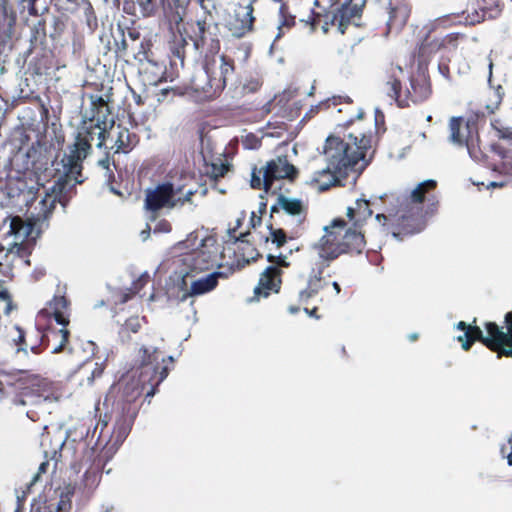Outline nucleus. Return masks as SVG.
I'll list each match as a JSON object with an SVG mask.
<instances>
[{
	"label": "nucleus",
	"instance_id": "obj_39",
	"mask_svg": "<svg viewBox=\"0 0 512 512\" xmlns=\"http://www.w3.org/2000/svg\"><path fill=\"white\" fill-rule=\"evenodd\" d=\"M305 311H306L309 315H314V312H315V310L308 311L307 309H305Z\"/></svg>",
	"mask_w": 512,
	"mask_h": 512
},
{
	"label": "nucleus",
	"instance_id": "obj_10",
	"mask_svg": "<svg viewBox=\"0 0 512 512\" xmlns=\"http://www.w3.org/2000/svg\"><path fill=\"white\" fill-rule=\"evenodd\" d=\"M53 305V317L57 324L61 326V328L56 333V336L59 338V343L52 350L53 353H59L63 350L69 338V330L67 329V325L69 324V314L67 312V301L64 297H57L52 302Z\"/></svg>",
	"mask_w": 512,
	"mask_h": 512
},
{
	"label": "nucleus",
	"instance_id": "obj_38",
	"mask_svg": "<svg viewBox=\"0 0 512 512\" xmlns=\"http://www.w3.org/2000/svg\"><path fill=\"white\" fill-rule=\"evenodd\" d=\"M497 185H498V184H497L496 182H491V183L489 184V187H496Z\"/></svg>",
	"mask_w": 512,
	"mask_h": 512
},
{
	"label": "nucleus",
	"instance_id": "obj_23",
	"mask_svg": "<svg viewBox=\"0 0 512 512\" xmlns=\"http://www.w3.org/2000/svg\"><path fill=\"white\" fill-rule=\"evenodd\" d=\"M0 302L3 304V313L6 315L9 314L12 309L11 300L9 298L8 292L1 285H0Z\"/></svg>",
	"mask_w": 512,
	"mask_h": 512
},
{
	"label": "nucleus",
	"instance_id": "obj_15",
	"mask_svg": "<svg viewBox=\"0 0 512 512\" xmlns=\"http://www.w3.org/2000/svg\"><path fill=\"white\" fill-rule=\"evenodd\" d=\"M344 176L340 175V172L329 169L328 165H326L325 168L315 172L309 182L315 189L322 191L334 185L339 177Z\"/></svg>",
	"mask_w": 512,
	"mask_h": 512
},
{
	"label": "nucleus",
	"instance_id": "obj_13",
	"mask_svg": "<svg viewBox=\"0 0 512 512\" xmlns=\"http://www.w3.org/2000/svg\"><path fill=\"white\" fill-rule=\"evenodd\" d=\"M492 128L495 131L497 137L503 140V143L499 145L500 149L503 150V169L506 173L512 174V130L511 128L504 126L500 120L492 122Z\"/></svg>",
	"mask_w": 512,
	"mask_h": 512
},
{
	"label": "nucleus",
	"instance_id": "obj_29",
	"mask_svg": "<svg viewBox=\"0 0 512 512\" xmlns=\"http://www.w3.org/2000/svg\"><path fill=\"white\" fill-rule=\"evenodd\" d=\"M125 326L132 332H137L141 326L138 318H130L126 321Z\"/></svg>",
	"mask_w": 512,
	"mask_h": 512
},
{
	"label": "nucleus",
	"instance_id": "obj_9",
	"mask_svg": "<svg viewBox=\"0 0 512 512\" xmlns=\"http://www.w3.org/2000/svg\"><path fill=\"white\" fill-rule=\"evenodd\" d=\"M267 258L272 265L268 266L260 274L258 285L254 288V297L256 300H259L261 297L266 298L272 292L277 293L279 291L281 284L280 267L289 266V262L285 255L280 254L278 256H274L269 254Z\"/></svg>",
	"mask_w": 512,
	"mask_h": 512
},
{
	"label": "nucleus",
	"instance_id": "obj_3",
	"mask_svg": "<svg viewBox=\"0 0 512 512\" xmlns=\"http://www.w3.org/2000/svg\"><path fill=\"white\" fill-rule=\"evenodd\" d=\"M370 140L364 135L349 134L347 137L329 135L320 150L329 169L347 175L355 165L364 160Z\"/></svg>",
	"mask_w": 512,
	"mask_h": 512
},
{
	"label": "nucleus",
	"instance_id": "obj_11",
	"mask_svg": "<svg viewBox=\"0 0 512 512\" xmlns=\"http://www.w3.org/2000/svg\"><path fill=\"white\" fill-rule=\"evenodd\" d=\"M449 141L456 146H467L474 132V121L462 116L451 117L448 123Z\"/></svg>",
	"mask_w": 512,
	"mask_h": 512
},
{
	"label": "nucleus",
	"instance_id": "obj_35",
	"mask_svg": "<svg viewBox=\"0 0 512 512\" xmlns=\"http://www.w3.org/2000/svg\"><path fill=\"white\" fill-rule=\"evenodd\" d=\"M333 287H334L336 293L340 292V287H339V284L337 282H333Z\"/></svg>",
	"mask_w": 512,
	"mask_h": 512
},
{
	"label": "nucleus",
	"instance_id": "obj_30",
	"mask_svg": "<svg viewBox=\"0 0 512 512\" xmlns=\"http://www.w3.org/2000/svg\"><path fill=\"white\" fill-rule=\"evenodd\" d=\"M157 230L162 232H169L171 230V226L169 223H160L157 227Z\"/></svg>",
	"mask_w": 512,
	"mask_h": 512
},
{
	"label": "nucleus",
	"instance_id": "obj_31",
	"mask_svg": "<svg viewBox=\"0 0 512 512\" xmlns=\"http://www.w3.org/2000/svg\"><path fill=\"white\" fill-rule=\"evenodd\" d=\"M98 164L105 170L109 169V160L108 159H102L98 162Z\"/></svg>",
	"mask_w": 512,
	"mask_h": 512
},
{
	"label": "nucleus",
	"instance_id": "obj_28",
	"mask_svg": "<svg viewBox=\"0 0 512 512\" xmlns=\"http://www.w3.org/2000/svg\"><path fill=\"white\" fill-rule=\"evenodd\" d=\"M228 171V165L224 163L213 164L212 165V173L216 177L223 176Z\"/></svg>",
	"mask_w": 512,
	"mask_h": 512
},
{
	"label": "nucleus",
	"instance_id": "obj_25",
	"mask_svg": "<svg viewBox=\"0 0 512 512\" xmlns=\"http://www.w3.org/2000/svg\"><path fill=\"white\" fill-rule=\"evenodd\" d=\"M221 74L223 76L222 84L223 86L226 84V79L229 75L233 72V66L232 64L226 62L225 58L221 57V66H220Z\"/></svg>",
	"mask_w": 512,
	"mask_h": 512
},
{
	"label": "nucleus",
	"instance_id": "obj_16",
	"mask_svg": "<svg viewBox=\"0 0 512 512\" xmlns=\"http://www.w3.org/2000/svg\"><path fill=\"white\" fill-rule=\"evenodd\" d=\"M371 214L369 202L364 198L357 199L354 206L348 207L346 211L347 217L353 222L354 226L361 225Z\"/></svg>",
	"mask_w": 512,
	"mask_h": 512
},
{
	"label": "nucleus",
	"instance_id": "obj_32",
	"mask_svg": "<svg viewBox=\"0 0 512 512\" xmlns=\"http://www.w3.org/2000/svg\"><path fill=\"white\" fill-rule=\"evenodd\" d=\"M376 220H377L380 224L384 225V224H385V222H386V216H385V215H383V214H377V215H376Z\"/></svg>",
	"mask_w": 512,
	"mask_h": 512
},
{
	"label": "nucleus",
	"instance_id": "obj_6",
	"mask_svg": "<svg viewBox=\"0 0 512 512\" xmlns=\"http://www.w3.org/2000/svg\"><path fill=\"white\" fill-rule=\"evenodd\" d=\"M192 195V190L183 191L181 186L176 187L170 182L161 183L146 190L144 208L152 213L151 219H155L159 210L182 207L191 201Z\"/></svg>",
	"mask_w": 512,
	"mask_h": 512
},
{
	"label": "nucleus",
	"instance_id": "obj_41",
	"mask_svg": "<svg viewBox=\"0 0 512 512\" xmlns=\"http://www.w3.org/2000/svg\"><path fill=\"white\" fill-rule=\"evenodd\" d=\"M0 311L3 312V304L0 302Z\"/></svg>",
	"mask_w": 512,
	"mask_h": 512
},
{
	"label": "nucleus",
	"instance_id": "obj_20",
	"mask_svg": "<svg viewBox=\"0 0 512 512\" xmlns=\"http://www.w3.org/2000/svg\"><path fill=\"white\" fill-rule=\"evenodd\" d=\"M436 185V182L432 179H427L419 183L411 192V199L414 202H422L424 199V195L427 191L433 189Z\"/></svg>",
	"mask_w": 512,
	"mask_h": 512
},
{
	"label": "nucleus",
	"instance_id": "obj_2",
	"mask_svg": "<svg viewBox=\"0 0 512 512\" xmlns=\"http://www.w3.org/2000/svg\"><path fill=\"white\" fill-rule=\"evenodd\" d=\"M364 244L360 232L346 228L343 220L334 219L323 228L322 237L311 246L310 257L324 267L345 252H360Z\"/></svg>",
	"mask_w": 512,
	"mask_h": 512
},
{
	"label": "nucleus",
	"instance_id": "obj_14",
	"mask_svg": "<svg viewBox=\"0 0 512 512\" xmlns=\"http://www.w3.org/2000/svg\"><path fill=\"white\" fill-rule=\"evenodd\" d=\"M24 341V333L17 326H0V354L6 355L11 350L15 349L16 352L24 351L26 349L20 347L19 344Z\"/></svg>",
	"mask_w": 512,
	"mask_h": 512
},
{
	"label": "nucleus",
	"instance_id": "obj_4",
	"mask_svg": "<svg viewBox=\"0 0 512 512\" xmlns=\"http://www.w3.org/2000/svg\"><path fill=\"white\" fill-rule=\"evenodd\" d=\"M505 324L506 332L497 324L487 322L485 324L486 334L484 335L478 326L460 321L455 327L463 330L464 333L459 335L457 340L461 342L464 350H468L475 341H481L491 350L496 351L498 356L512 357V312L506 314Z\"/></svg>",
	"mask_w": 512,
	"mask_h": 512
},
{
	"label": "nucleus",
	"instance_id": "obj_33",
	"mask_svg": "<svg viewBox=\"0 0 512 512\" xmlns=\"http://www.w3.org/2000/svg\"><path fill=\"white\" fill-rule=\"evenodd\" d=\"M149 235H150V231L149 230L142 231V233H141V236H142L143 240H146L149 237Z\"/></svg>",
	"mask_w": 512,
	"mask_h": 512
},
{
	"label": "nucleus",
	"instance_id": "obj_34",
	"mask_svg": "<svg viewBox=\"0 0 512 512\" xmlns=\"http://www.w3.org/2000/svg\"><path fill=\"white\" fill-rule=\"evenodd\" d=\"M507 463L512 466V451L507 455Z\"/></svg>",
	"mask_w": 512,
	"mask_h": 512
},
{
	"label": "nucleus",
	"instance_id": "obj_40",
	"mask_svg": "<svg viewBox=\"0 0 512 512\" xmlns=\"http://www.w3.org/2000/svg\"><path fill=\"white\" fill-rule=\"evenodd\" d=\"M289 311H290L291 313H295V312H296V309H294V308H292V307H291V308L289 309Z\"/></svg>",
	"mask_w": 512,
	"mask_h": 512
},
{
	"label": "nucleus",
	"instance_id": "obj_26",
	"mask_svg": "<svg viewBox=\"0 0 512 512\" xmlns=\"http://www.w3.org/2000/svg\"><path fill=\"white\" fill-rule=\"evenodd\" d=\"M270 238L278 247L282 246L286 242V236L282 230L271 231Z\"/></svg>",
	"mask_w": 512,
	"mask_h": 512
},
{
	"label": "nucleus",
	"instance_id": "obj_1",
	"mask_svg": "<svg viewBox=\"0 0 512 512\" xmlns=\"http://www.w3.org/2000/svg\"><path fill=\"white\" fill-rule=\"evenodd\" d=\"M108 107L104 103L93 105L90 112H86L82 118L75 142L69 147L68 153L62 158L65 181L80 183L78 176L81 173V162L91 150V142L97 137L96 146L102 148L106 141V132L110 128L109 139L112 142L111 149L115 153L127 152L130 146V133L126 128L113 127V121L107 120Z\"/></svg>",
	"mask_w": 512,
	"mask_h": 512
},
{
	"label": "nucleus",
	"instance_id": "obj_17",
	"mask_svg": "<svg viewBox=\"0 0 512 512\" xmlns=\"http://www.w3.org/2000/svg\"><path fill=\"white\" fill-rule=\"evenodd\" d=\"M95 346L92 342L76 344L70 348L72 362L75 368L79 369L89 362L94 356Z\"/></svg>",
	"mask_w": 512,
	"mask_h": 512
},
{
	"label": "nucleus",
	"instance_id": "obj_18",
	"mask_svg": "<svg viewBox=\"0 0 512 512\" xmlns=\"http://www.w3.org/2000/svg\"><path fill=\"white\" fill-rule=\"evenodd\" d=\"M220 273L213 272L205 277L193 281L190 285V296H198L213 290L218 282Z\"/></svg>",
	"mask_w": 512,
	"mask_h": 512
},
{
	"label": "nucleus",
	"instance_id": "obj_27",
	"mask_svg": "<svg viewBox=\"0 0 512 512\" xmlns=\"http://www.w3.org/2000/svg\"><path fill=\"white\" fill-rule=\"evenodd\" d=\"M154 0H139V5L141 7V11L143 15H150L154 10L153 6Z\"/></svg>",
	"mask_w": 512,
	"mask_h": 512
},
{
	"label": "nucleus",
	"instance_id": "obj_19",
	"mask_svg": "<svg viewBox=\"0 0 512 512\" xmlns=\"http://www.w3.org/2000/svg\"><path fill=\"white\" fill-rule=\"evenodd\" d=\"M322 287L323 280L319 272L318 275H315L309 279L307 288L299 293L300 300L302 302H306L308 299L316 295Z\"/></svg>",
	"mask_w": 512,
	"mask_h": 512
},
{
	"label": "nucleus",
	"instance_id": "obj_12",
	"mask_svg": "<svg viewBox=\"0 0 512 512\" xmlns=\"http://www.w3.org/2000/svg\"><path fill=\"white\" fill-rule=\"evenodd\" d=\"M251 4L240 6L228 21V29L234 37H242L253 27L254 17Z\"/></svg>",
	"mask_w": 512,
	"mask_h": 512
},
{
	"label": "nucleus",
	"instance_id": "obj_7",
	"mask_svg": "<svg viewBox=\"0 0 512 512\" xmlns=\"http://www.w3.org/2000/svg\"><path fill=\"white\" fill-rule=\"evenodd\" d=\"M8 220L9 231L7 235L12 238V242L7 248V256L24 258L30 252L34 242L32 237L34 224L18 216L10 217Z\"/></svg>",
	"mask_w": 512,
	"mask_h": 512
},
{
	"label": "nucleus",
	"instance_id": "obj_37",
	"mask_svg": "<svg viewBox=\"0 0 512 512\" xmlns=\"http://www.w3.org/2000/svg\"><path fill=\"white\" fill-rule=\"evenodd\" d=\"M409 338H410L411 340H415V339L417 338V334H411V335L409 336Z\"/></svg>",
	"mask_w": 512,
	"mask_h": 512
},
{
	"label": "nucleus",
	"instance_id": "obj_8",
	"mask_svg": "<svg viewBox=\"0 0 512 512\" xmlns=\"http://www.w3.org/2000/svg\"><path fill=\"white\" fill-rule=\"evenodd\" d=\"M296 170L286 158L278 157L273 159L260 168L258 172L253 171L251 186L253 188L263 187L265 191H269L276 180L292 178Z\"/></svg>",
	"mask_w": 512,
	"mask_h": 512
},
{
	"label": "nucleus",
	"instance_id": "obj_22",
	"mask_svg": "<svg viewBox=\"0 0 512 512\" xmlns=\"http://www.w3.org/2000/svg\"><path fill=\"white\" fill-rule=\"evenodd\" d=\"M399 90L400 82L396 79H391L387 81V83L384 86V91L387 93L391 100L397 99Z\"/></svg>",
	"mask_w": 512,
	"mask_h": 512
},
{
	"label": "nucleus",
	"instance_id": "obj_36",
	"mask_svg": "<svg viewBox=\"0 0 512 512\" xmlns=\"http://www.w3.org/2000/svg\"><path fill=\"white\" fill-rule=\"evenodd\" d=\"M46 465H47L46 463H42V464L40 465V467H39V470H40V471H44V470H45Z\"/></svg>",
	"mask_w": 512,
	"mask_h": 512
},
{
	"label": "nucleus",
	"instance_id": "obj_24",
	"mask_svg": "<svg viewBox=\"0 0 512 512\" xmlns=\"http://www.w3.org/2000/svg\"><path fill=\"white\" fill-rule=\"evenodd\" d=\"M155 352H156L155 349H152V348H147V347L140 348L139 354H140L142 363L143 364L152 363Z\"/></svg>",
	"mask_w": 512,
	"mask_h": 512
},
{
	"label": "nucleus",
	"instance_id": "obj_21",
	"mask_svg": "<svg viewBox=\"0 0 512 512\" xmlns=\"http://www.w3.org/2000/svg\"><path fill=\"white\" fill-rule=\"evenodd\" d=\"M279 205L290 215H298L302 210L301 202L294 198L281 197L279 199Z\"/></svg>",
	"mask_w": 512,
	"mask_h": 512
},
{
	"label": "nucleus",
	"instance_id": "obj_5",
	"mask_svg": "<svg viewBox=\"0 0 512 512\" xmlns=\"http://www.w3.org/2000/svg\"><path fill=\"white\" fill-rule=\"evenodd\" d=\"M175 250L185 255L183 261L194 270H206L220 265V250L214 237L203 232L190 233L175 246Z\"/></svg>",
	"mask_w": 512,
	"mask_h": 512
}]
</instances>
